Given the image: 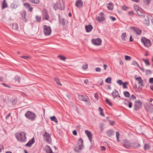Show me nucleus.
Returning <instances> with one entry per match:
<instances>
[{
	"instance_id": "774afa93",
	"label": "nucleus",
	"mask_w": 153,
	"mask_h": 153,
	"mask_svg": "<svg viewBox=\"0 0 153 153\" xmlns=\"http://www.w3.org/2000/svg\"><path fill=\"white\" fill-rule=\"evenodd\" d=\"M131 97L133 100H135L136 99V97L133 94L131 95Z\"/></svg>"
},
{
	"instance_id": "c03bdc74",
	"label": "nucleus",
	"mask_w": 153,
	"mask_h": 153,
	"mask_svg": "<svg viewBox=\"0 0 153 153\" xmlns=\"http://www.w3.org/2000/svg\"><path fill=\"white\" fill-rule=\"evenodd\" d=\"M149 109L148 110H147V111H149L151 113H152L153 112V108L151 107L150 106H149Z\"/></svg>"
},
{
	"instance_id": "37998d69",
	"label": "nucleus",
	"mask_w": 153,
	"mask_h": 153,
	"mask_svg": "<svg viewBox=\"0 0 153 153\" xmlns=\"http://www.w3.org/2000/svg\"><path fill=\"white\" fill-rule=\"evenodd\" d=\"M106 101L107 103L109 105L111 106L112 105L111 102H110L107 98H106Z\"/></svg>"
},
{
	"instance_id": "412c9836",
	"label": "nucleus",
	"mask_w": 153,
	"mask_h": 153,
	"mask_svg": "<svg viewBox=\"0 0 153 153\" xmlns=\"http://www.w3.org/2000/svg\"><path fill=\"white\" fill-rule=\"evenodd\" d=\"M59 22L60 25L64 26L65 25L66 20L64 18L59 19Z\"/></svg>"
},
{
	"instance_id": "423d86ee",
	"label": "nucleus",
	"mask_w": 153,
	"mask_h": 153,
	"mask_svg": "<svg viewBox=\"0 0 153 153\" xmlns=\"http://www.w3.org/2000/svg\"><path fill=\"white\" fill-rule=\"evenodd\" d=\"M141 42L146 47H148L151 46V42L149 40L143 37L141 39Z\"/></svg>"
},
{
	"instance_id": "a18cd8bd",
	"label": "nucleus",
	"mask_w": 153,
	"mask_h": 153,
	"mask_svg": "<svg viewBox=\"0 0 153 153\" xmlns=\"http://www.w3.org/2000/svg\"><path fill=\"white\" fill-rule=\"evenodd\" d=\"M131 59V57L128 56H126L125 57V59L126 60H130Z\"/></svg>"
},
{
	"instance_id": "6e6552de",
	"label": "nucleus",
	"mask_w": 153,
	"mask_h": 153,
	"mask_svg": "<svg viewBox=\"0 0 153 153\" xmlns=\"http://www.w3.org/2000/svg\"><path fill=\"white\" fill-rule=\"evenodd\" d=\"M96 19L98 22L105 21V18L104 17V14L102 12L100 13L99 14V16L96 17Z\"/></svg>"
},
{
	"instance_id": "f03ea898",
	"label": "nucleus",
	"mask_w": 153,
	"mask_h": 153,
	"mask_svg": "<svg viewBox=\"0 0 153 153\" xmlns=\"http://www.w3.org/2000/svg\"><path fill=\"white\" fill-rule=\"evenodd\" d=\"M26 118L31 121L35 120L36 118V115L35 114L30 111H27L25 114Z\"/></svg>"
},
{
	"instance_id": "bf43d9fd",
	"label": "nucleus",
	"mask_w": 153,
	"mask_h": 153,
	"mask_svg": "<svg viewBox=\"0 0 153 153\" xmlns=\"http://www.w3.org/2000/svg\"><path fill=\"white\" fill-rule=\"evenodd\" d=\"M2 84L5 87H7V88H10V86L6 84L5 83H3Z\"/></svg>"
},
{
	"instance_id": "e433bc0d",
	"label": "nucleus",
	"mask_w": 153,
	"mask_h": 153,
	"mask_svg": "<svg viewBox=\"0 0 153 153\" xmlns=\"http://www.w3.org/2000/svg\"><path fill=\"white\" fill-rule=\"evenodd\" d=\"M105 81L108 83H111V78L110 77H108L105 79Z\"/></svg>"
},
{
	"instance_id": "9d476101",
	"label": "nucleus",
	"mask_w": 153,
	"mask_h": 153,
	"mask_svg": "<svg viewBox=\"0 0 153 153\" xmlns=\"http://www.w3.org/2000/svg\"><path fill=\"white\" fill-rule=\"evenodd\" d=\"M92 43L95 45H99L101 43V40L100 38L93 39L92 40Z\"/></svg>"
},
{
	"instance_id": "5701e85b",
	"label": "nucleus",
	"mask_w": 153,
	"mask_h": 153,
	"mask_svg": "<svg viewBox=\"0 0 153 153\" xmlns=\"http://www.w3.org/2000/svg\"><path fill=\"white\" fill-rule=\"evenodd\" d=\"M144 23L145 24L146 26H149V19L148 16H146L145 18V19L144 21Z\"/></svg>"
},
{
	"instance_id": "f3484780",
	"label": "nucleus",
	"mask_w": 153,
	"mask_h": 153,
	"mask_svg": "<svg viewBox=\"0 0 153 153\" xmlns=\"http://www.w3.org/2000/svg\"><path fill=\"white\" fill-rule=\"evenodd\" d=\"M43 19L46 20H48L49 19V16L47 11L46 10L43 11Z\"/></svg>"
},
{
	"instance_id": "2f4dec72",
	"label": "nucleus",
	"mask_w": 153,
	"mask_h": 153,
	"mask_svg": "<svg viewBox=\"0 0 153 153\" xmlns=\"http://www.w3.org/2000/svg\"><path fill=\"white\" fill-rule=\"evenodd\" d=\"M124 96L126 97H128L130 96L129 93L128 91H125L123 92Z\"/></svg>"
},
{
	"instance_id": "e2e57ef3",
	"label": "nucleus",
	"mask_w": 153,
	"mask_h": 153,
	"mask_svg": "<svg viewBox=\"0 0 153 153\" xmlns=\"http://www.w3.org/2000/svg\"><path fill=\"white\" fill-rule=\"evenodd\" d=\"M128 107L129 108H131L132 107V103L131 102H129Z\"/></svg>"
},
{
	"instance_id": "473e14b6",
	"label": "nucleus",
	"mask_w": 153,
	"mask_h": 153,
	"mask_svg": "<svg viewBox=\"0 0 153 153\" xmlns=\"http://www.w3.org/2000/svg\"><path fill=\"white\" fill-rule=\"evenodd\" d=\"M150 149V146L148 144H145L144 146V149L145 150L149 149Z\"/></svg>"
},
{
	"instance_id": "6e6d98bb",
	"label": "nucleus",
	"mask_w": 153,
	"mask_h": 153,
	"mask_svg": "<svg viewBox=\"0 0 153 153\" xmlns=\"http://www.w3.org/2000/svg\"><path fill=\"white\" fill-rule=\"evenodd\" d=\"M120 134H116V138L117 139V140L118 142H119L120 140H119V138L120 137Z\"/></svg>"
},
{
	"instance_id": "864d4df0",
	"label": "nucleus",
	"mask_w": 153,
	"mask_h": 153,
	"mask_svg": "<svg viewBox=\"0 0 153 153\" xmlns=\"http://www.w3.org/2000/svg\"><path fill=\"white\" fill-rule=\"evenodd\" d=\"M36 20L38 22H39L41 19V17L39 16H36Z\"/></svg>"
},
{
	"instance_id": "bb28decb",
	"label": "nucleus",
	"mask_w": 153,
	"mask_h": 153,
	"mask_svg": "<svg viewBox=\"0 0 153 153\" xmlns=\"http://www.w3.org/2000/svg\"><path fill=\"white\" fill-rule=\"evenodd\" d=\"M29 1L32 3L38 4L39 2V0H29Z\"/></svg>"
},
{
	"instance_id": "aec40b11",
	"label": "nucleus",
	"mask_w": 153,
	"mask_h": 153,
	"mask_svg": "<svg viewBox=\"0 0 153 153\" xmlns=\"http://www.w3.org/2000/svg\"><path fill=\"white\" fill-rule=\"evenodd\" d=\"M93 28V27L91 25H86L85 27V28L87 32H91Z\"/></svg>"
},
{
	"instance_id": "58836bf2",
	"label": "nucleus",
	"mask_w": 153,
	"mask_h": 153,
	"mask_svg": "<svg viewBox=\"0 0 153 153\" xmlns=\"http://www.w3.org/2000/svg\"><path fill=\"white\" fill-rule=\"evenodd\" d=\"M132 64L134 66H137L138 67L139 66L138 63L136 61H133L132 63Z\"/></svg>"
},
{
	"instance_id": "a211bd4d",
	"label": "nucleus",
	"mask_w": 153,
	"mask_h": 153,
	"mask_svg": "<svg viewBox=\"0 0 153 153\" xmlns=\"http://www.w3.org/2000/svg\"><path fill=\"white\" fill-rule=\"evenodd\" d=\"M137 14L138 16L141 18H143L145 17L144 13L141 9H140V10L137 12Z\"/></svg>"
},
{
	"instance_id": "4d7b16f0",
	"label": "nucleus",
	"mask_w": 153,
	"mask_h": 153,
	"mask_svg": "<svg viewBox=\"0 0 153 153\" xmlns=\"http://www.w3.org/2000/svg\"><path fill=\"white\" fill-rule=\"evenodd\" d=\"M95 70L97 72H100L101 71V69L100 68L98 67L96 68Z\"/></svg>"
},
{
	"instance_id": "a878e982",
	"label": "nucleus",
	"mask_w": 153,
	"mask_h": 153,
	"mask_svg": "<svg viewBox=\"0 0 153 153\" xmlns=\"http://www.w3.org/2000/svg\"><path fill=\"white\" fill-rule=\"evenodd\" d=\"M121 38L123 41H126V34L125 33H123L121 35Z\"/></svg>"
},
{
	"instance_id": "c85d7f7f",
	"label": "nucleus",
	"mask_w": 153,
	"mask_h": 153,
	"mask_svg": "<svg viewBox=\"0 0 153 153\" xmlns=\"http://www.w3.org/2000/svg\"><path fill=\"white\" fill-rule=\"evenodd\" d=\"M7 7V3L6 1L5 0H4L3 2L2 3V9H4V8Z\"/></svg>"
},
{
	"instance_id": "de8ad7c7",
	"label": "nucleus",
	"mask_w": 153,
	"mask_h": 153,
	"mask_svg": "<svg viewBox=\"0 0 153 153\" xmlns=\"http://www.w3.org/2000/svg\"><path fill=\"white\" fill-rule=\"evenodd\" d=\"M24 5L25 7L28 8H29L30 7V4L28 3H24Z\"/></svg>"
},
{
	"instance_id": "5fc2aeb1",
	"label": "nucleus",
	"mask_w": 153,
	"mask_h": 153,
	"mask_svg": "<svg viewBox=\"0 0 153 153\" xmlns=\"http://www.w3.org/2000/svg\"><path fill=\"white\" fill-rule=\"evenodd\" d=\"M21 57L25 59H27L29 58V56H21Z\"/></svg>"
},
{
	"instance_id": "0eeeda50",
	"label": "nucleus",
	"mask_w": 153,
	"mask_h": 153,
	"mask_svg": "<svg viewBox=\"0 0 153 153\" xmlns=\"http://www.w3.org/2000/svg\"><path fill=\"white\" fill-rule=\"evenodd\" d=\"M25 135V134H15V137L18 141L25 142L26 139Z\"/></svg>"
},
{
	"instance_id": "ea45409f",
	"label": "nucleus",
	"mask_w": 153,
	"mask_h": 153,
	"mask_svg": "<svg viewBox=\"0 0 153 153\" xmlns=\"http://www.w3.org/2000/svg\"><path fill=\"white\" fill-rule=\"evenodd\" d=\"M58 57L61 60L63 61H65L66 60V58L64 56H58Z\"/></svg>"
},
{
	"instance_id": "1a4fd4ad",
	"label": "nucleus",
	"mask_w": 153,
	"mask_h": 153,
	"mask_svg": "<svg viewBox=\"0 0 153 153\" xmlns=\"http://www.w3.org/2000/svg\"><path fill=\"white\" fill-rule=\"evenodd\" d=\"M44 140L49 144L52 143L51 138L50 134H43Z\"/></svg>"
},
{
	"instance_id": "4be33fe9",
	"label": "nucleus",
	"mask_w": 153,
	"mask_h": 153,
	"mask_svg": "<svg viewBox=\"0 0 153 153\" xmlns=\"http://www.w3.org/2000/svg\"><path fill=\"white\" fill-rule=\"evenodd\" d=\"M45 151L47 153H52L53 152L50 146L46 145L45 147Z\"/></svg>"
},
{
	"instance_id": "c756f323",
	"label": "nucleus",
	"mask_w": 153,
	"mask_h": 153,
	"mask_svg": "<svg viewBox=\"0 0 153 153\" xmlns=\"http://www.w3.org/2000/svg\"><path fill=\"white\" fill-rule=\"evenodd\" d=\"M55 81L56 82V83L59 85L61 86L62 85V84L59 81V79L58 78H55L54 79Z\"/></svg>"
},
{
	"instance_id": "a19ab883",
	"label": "nucleus",
	"mask_w": 153,
	"mask_h": 153,
	"mask_svg": "<svg viewBox=\"0 0 153 153\" xmlns=\"http://www.w3.org/2000/svg\"><path fill=\"white\" fill-rule=\"evenodd\" d=\"M88 68V65L87 64L83 65L82 66V68L84 70L87 69Z\"/></svg>"
},
{
	"instance_id": "09e8293b",
	"label": "nucleus",
	"mask_w": 153,
	"mask_h": 153,
	"mask_svg": "<svg viewBox=\"0 0 153 153\" xmlns=\"http://www.w3.org/2000/svg\"><path fill=\"white\" fill-rule=\"evenodd\" d=\"M87 136L90 141V142H91L92 141V134H87Z\"/></svg>"
},
{
	"instance_id": "8fccbe9b",
	"label": "nucleus",
	"mask_w": 153,
	"mask_h": 153,
	"mask_svg": "<svg viewBox=\"0 0 153 153\" xmlns=\"http://www.w3.org/2000/svg\"><path fill=\"white\" fill-rule=\"evenodd\" d=\"M117 82L120 85H121L123 83L122 81L121 80H118L117 81Z\"/></svg>"
},
{
	"instance_id": "69168bd1",
	"label": "nucleus",
	"mask_w": 153,
	"mask_h": 153,
	"mask_svg": "<svg viewBox=\"0 0 153 153\" xmlns=\"http://www.w3.org/2000/svg\"><path fill=\"white\" fill-rule=\"evenodd\" d=\"M85 134H91L90 131L88 130H85Z\"/></svg>"
},
{
	"instance_id": "79ce46f5",
	"label": "nucleus",
	"mask_w": 153,
	"mask_h": 153,
	"mask_svg": "<svg viewBox=\"0 0 153 153\" xmlns=\"http://www.w3.org/2000/svg\"><path fill=\"white\" fill-rule=\"evenodd\" d=\"M128 83L127 82H125L123 84V88H128L127 86V84H128Z\"/></svg>"
},
{
	"instance_id": "49530a36",
	"label": "nucleus",
	"mask_w": 153,
	"mask_h": 153,
	"mask_svg": "<svg viewBox=\"0 0 153 153\" xmlns=\"http://www.w3.org/2000/svg\"><path fill=\"white\" fill-rule=\"evenodd\" d=\"M128 8L126 5H123L122 6V10H126L128 9Z\"/></svg>"
},
{
	"instance_id": "4468645a",
	"label": "nucleus",
	"mask_w": 153,
	"mask_h": 153,
	"mask_svg": "<svg viewBox=\"0 0 153 153\" xmlns=\"http://www.w3.org/2000/svg\"><path fill=\"white\" fill-rule=\"evenodd\" d=\"M35 142V138L34 137H33L31 139L29 140L28 143L25 144V146H26L30 147Z\"/></svg>"
},
{
	"instance_id": "6ab92c4d",
	"label": "nucleus",
	"mask_w": 153,
	"mask_h": 153,
	"mask_svg": "<svg viewBox=\"0 0 153 153\" xmlns=\"http://www.w3.org/2000/svg\"><path fill=\"white\" fill-rule=\"evenodd\" d=\"M78 98L80 100L85 101L88 97L87 96L80 94L78 95Z\"/></svg>"
},
{
	"instance_id": "0e129e2a",
	"label": "nucleus",
	"mask_w": 153,
	"mask_h": 153,
	"mask_svg": "<svg viewBox=\"0 0 153 153\" xmlns=\"http://www.w3.org/2000/svg\"><path fill=\"white\" fill-rule=\"evenodd\" d=\"M149 83L152 84L153 83V78H151L149 79Z\"/></svg>"
},
{
	"instance_id": "4c0bfd02",
	"label": "nucleus",
	"mask_w": 153,
	"mask_h": 153,
	"mask_svg": "<svg viewBox=\"0 0 153 153\" xmlns=\"http://www.w3.org/2000/svg\"><path fill=\"white\" fill-rule=\"evenodd\" d=\"M15 80L19 82L21 80V77L19 76H16L15 77Z\"/></svg>"
},
{
	"instance_id": "f8f14e48",
	"label": "nucleus",
	"mask_w": 153,
	"mask_h": 153,
	"mask_svg": "<svg viewBox=\"0 0 153 153\" xmlns=\"http://www.w3.org/2000/svg\"><path fill=\"white\" fill-rule=\"evenodd\" d=\"M135 79L138 81V84L140 85L141 87L144 86L143 81L140 76L135 77Z\"/></svg>"
},
{
	"instance_id": "7ed1b4c3",
	"label": "nucleus",
	"mask_w": 153,
	"mask_h": 153,
	"mask_svg": "<svg viewBox=\"0 0 153 153\" xmlns=\"http://www.w3.org/2000/svg\"><path fill=\"white\" fill-rule=\"evenodd\" d=\"M142 106V103L139 100H136L134 102V109L135 111L139 110Z\"/></svg>"
},
{
	"instance_id": "f257e3e1",
	"label": "nucleus",
	"mask_w": 153,
	"mask_h": 153,
	"mask_svg": "<svg viewBox=\"0 0 153 153\" xmlns=\"http://www.w3.org/2000/svg\"><path fill=\"white\" fill-rule=\"evenodd\" d=\"M84 146L83 140L81 138H80L78 140L77 145L75 146L74 150L75 152L79 153L80 152L81 150L84 149Z\"/></svg>"
},
{
	"instance_id": "f704fd0d",
	"label": "nucleus",
	"mask_w": 153,
	"mask_h": 153,
	"mask_svg": "<svg viewBox=\"0 0 153 153\" xmlns=\"http://www.w3.org/2000/svg\"><path fill=\"white\" fill-rule=\"evenodd\" d=\"M134 8L137 13L138 11L141 8L137 5H135L134 6Z\"/></svg>"
},
{
	"instance_id": "ddd939ff",
	"label": "nucleus",
	"mask_w": 153,
	"mask_h": 153,
	"mask_svg": "<svg viewBox=\"0 0 153 153\" xmlns=\"http://www.w3.org/2000/svg\"><path fill=\"white\" fill-rule=\"evenodd\" d=\"M111 94L114 99H115V98L117 97H118L119 98H120V96L118 92L116 89H114V91L112 92L111 93Z\"/></svg>"
},
{
	"instance_id": "393cba45",
	"label": "nucleus",
	"mask_w": 153,
	"mask_h": 153,
	"mask_svg": "<svg viewBox=\"0 0 153 153\" xmlns=\"http://www.w3.org/2000/svg\"><path fill=\"white\" fill-rule=\"evenodd\" d=\"M50 119L51 121H54L56 123L58 122L57 119L55 116L51 117Z\"/></svg>"
},
{
	"instance_id": "9b49d317",
	"label": "nucleus",
	"mask_w": 153,
	"mask_h": 153,
	"mask_svg": "<svg viewBox=\"0 0 153 153\" xmlns=\"http://www.w3.org/2000/svg\"><path fill=\"white\" fill-rule=\"evenodd\" d=\"M131 143L127 139L124 140L123 146L126 149H128L130 147Z\"/></svg>"
},
{
	"instance_id": "680f3d73",
	"label": "nucleus",
	"mask_w": 153,
	"mask_h": 153,
	"mask_svg": "<svg viewBox=\"0 0 153 153\" xmlns=\"http://www.w3.org/2000/svg\"><path fill=\"white\" fill-rule=\"evenodd\" d=\"M110 19L112 20V21H114L116 20V19L114 17L112 16L110 17Z\"/></svg>"
},
{
	"instance_id": "20e7f679",
	"label": "nucleus",
	"mask_w": 153,
	"mask_h": 153,
	"mask_svg": "<svg viewBox=\"0 0 153 153\" xmlns=\"http://www.w3.org/2000/svg\"><path fill=\"white\" fill-rule=\"evenodd\" d=\"M53 8L55 10H56L58 8L62 10H64V6L62 1H57L56 3L55 4Z\"/></svg>"
},
{
	"instance_id": "c9c22d12",
	"label": "nucleus",
	"mask_w": 153,
	"mask_h": 153,
	"mask_svg": "<svg viewBox=\"0 0 153 153\" xmlns=\"http://www.w3.org/2000/svg\"><path fill=\"white\" fill-rule=\"evenodd\" d=\"M151 0H143L144 3L146 5L149 4L151 1Z\"/></svg>"
},
{
	"instance_id": "72a5a7b5",
	"label": "nucleus",
	"mask_w": 153,
	"mask_h": 153,
	"mask_svg": "<svg viewBox=\"0 0 153 153\" xmlns=\"http://www.w3.org/2000/svg\"><path fill=\"white\" fill-rule=\"evenodd\" d=\"M143 60L146 66H148L149 65L150 63L148 59H143Z\"/></svg>"
},
{
	"instance_id": "2eb2a0df",
	"label": "nucleus",
	"mask_w": 153,
	"mask_h": 153,
	"mask_svg": "<svg viewBox=\"0 0 153 153\" xmlns=\"http://www.w3.org/2000/svg\"><path fill=\"white\" fill-rule=\"evenodd\" d=\"M130 28L131 30H133L134 32L136 33L137 35H141L142 33L141 30L136 28L134 27H130Z\"/></svg>"
},
{
	"instance_id": "3c124183",
	"label": "nucleus",
	"mask_w": 153,
	"mask_h": 153,
	"mask_svg": "<svg viewBox=\"0 0 153 153\" xmlns=\"http://www.w3.org/2000/svg\"><path fill=\"white\" fill-rule=\"evenodd\" d=\"M103 125L102 124H101L99 125V128L101 131L103 130Z\"/></svg>"
},
{
	"instance_id": "13d9d810",
	"label": "nucleus",
	"mask_w": 153,
	"mask_h": 153,
	"mask_svg": "<svg viewBox=\"0 0 153 153\" xmlns=\"http://www.w3.org/2000/svg\"><path fill=\"white\" fill-rule=\"evenodd\" d=\"M100 149L101 150L105 151V147L104 146H101Z\"/></svg>"
},
{
	"instance_id": "39448f33",
	"label": "nucleus",
	"mask_w": 153,
	"mask_h": 153,
	"mask_svg": "<svg viewBox=\"0 0 153 153\" xmlns=\"http://www.w3.org/2000/svg\"><path fill=\"white\" fill-rule=\"evenodd\" d=\"M43 32L46 36L50 35L51 32V27L47 25H44L43 27Z\"/></svg>"
},
{
	"instance_id": "338daca9",
	"label": "nucleus",
	"mask_w": 153,
	"mask_h": 153,
	"mask_svg": "<svg viewBox=\"0 0 153 153\" xmlns=\"http://www.w3.org/2000/svg\"><path fill=\"white\" fill-rule=\"evenodd\" d=\"M3 146L2 145H0V152L2 151V149H4Z\"/></svg>"
},
{
	"instance_id": "7c9ffc66",
	"label": "nucleus",
	"mask_w": 153,
	"mask_h": 153,
	"mask_svg": "<svg viewBox=\"0 0 153 153\" xmlns=\"http://www.w3.org/2000/svg\"><path fill=\"white\" fill-rule=\"evenodd\" d=\"M85 102H86V105H91V103L90 101V99L88 97Z\"/></svg>"
},
{
	"instance_id": "052dcab7",
	"label": "nucleus",
	"mask_w": 153,
	"mask_h": 153,
	"mask_svg": "<svg viewBox=\"0 0 153 153\" xmlns=\"http://www.w3.org/2000/svg\"><path fill=\"white\" fill-rule=\"evenodd\" d=\"M94 97L97 100H98V95L97 93H95L94 94Z\"/></svg>"
},
{
	"instance_id": "b1692460",
	"label": "nucleus",
	"mask_w": 153,
	"mask_h": 153,
	"mask_svg": "<svg viewBox=\"0 0 153 153\" xmlns=\"http://www.w3.org/2000/svg\"><path fill=\"white\" fill-rule=\"evenodd\" d=\"M107 7L108 10H112L113 8V5L111 3H109L107 4Z\"/></svg>"
},
{
	"instance_id": "cd10ccee",
	"label": "nucleus",
	"mask_w": 153,
	"mask_h": 153,
	"mask_svg": "<svg viewBox=\"0 0 153 153\" xmlns=\"http://www.w3.org/2000/svg\"><path fill=\"white\" fill-rule=\"evenodd\" d=\"M13 29L17 30L18 29V25L16 23H13Z\"/></svg>"
},
{
	"instance_id": "dca6fc26",
	"label": "nucleus",
	"mask_w": 153,
	"mask_h": 153,
	"mask_svg": "<svg viewBox=\"0 0 153 153\" xmlns=\"http://www.w3.org/2000/svg\"><path fill=\"white\" fill-rule=\"evenodd\" d=\"M75 5L76 7L80 8L82 7L83 5V3L81 0H77L76 1L75 4Z\"/></svg>"
},
{
	"instance_id": "603ef678",
	"label": "nucleus",
	"mask_w": 153,
	"mask_h": 153,
	"mask_svg": "<svg viewBox=\"0 0 153 153\" xmlns=\"http://www.w3.org/2000/svg\"><path fill=\"white\" fill-rule=\"evenodd\" d=\"M107 134H113L114 133V131L112 130H110L107 132Z\"/></svg>"
}]
</instances>
